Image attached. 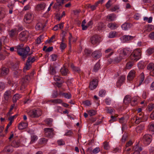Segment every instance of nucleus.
<instances>
[{
	"mask_svg": "<svg viewBox=\"0 0 154 154\" xmlns=\"http://www.w3.org/2000/svg\"><path fill=\"white\" fill-rule=\"evenodd\" d=\"M91 56L94 59L97 60L101 57L102 53L99 51H96L92 53Z\"/></svg>",
	"mask_w": 154,
	"mask_h": 154,
	"instance_id": "ddd939ff",
	"label": "nucleus"
},
{
	"mask_svg": "<svg viewBox=\"0 0 154 154\" xmlns=\"http://www.w3.org/2000/svg\"><path fill=\"white\" fill-rule=\"evenodd\" d=\"M11 91L10 90L6 91L4 94V97L5 100L8 101L9 99L11 97Z\"/></svg>",
	"mask_w": 154,
	"mask_h": 154,
	"instance_id": "f3484780",
	"label": "nucleus"
},
{
	"mask_svg": "<svg viewBox=\"0 0 154 154\" xmlns=\"http://www.w3.org/2000/svg\"><path fill=\"white\" fill-rule=\"evenodd\" d=\"M43 38V35H40L39 37H38L37 39L35 40V42L37 44H40Z\"/></svg>",
	"mask_w": 154,
	"mask_h": 154,
	"instance_id": "3c124183",
	"label": "nucleus"
},
{
	"mask_svg": "<svg viewBox=\"0 0 154 154\" xmlns=\"http://www.w3.org/2000/svg\"><path fill=\"white\" fill-rule=\"evenodd\" d=\"M131 52V51L129 48H126L120 51V56L123 58L127 57Z\"/></svg>",
	"mask_w": 154,
	"mask_h": 154,
	"instance_id": "423d86ee",
	"label": "nucleus"
},
{
	"mask_svg": "<svg viewBox=\"0 0 154 154\" xmlns=\"http://www.w3.org/2000/svg\"><path fill=\"white\" fill-rule=\"evenodd\" d=\"M152 138V137L151 135L146 134L143 136L142 141L145 145H147L151 142Z\"/></svg>",
	"mask_w": 154,
	"mask_h": 154,
	"instance_id": "39448f33",
	"label": "nucleus"
},
{
	"mask_svg": "<svg viewBox=\"0 0 154 154\" xmlns=\"http://www.w3.org/2000/svg\"><path fill=\"white\" fill-rule=\"evenodd\" d=\"M26 31H23L21 32L19 35V38L22 41H25L27 40V36Z\"/></svg>",
	"mask_w": 154,
	"mask_h": 154,
	"instance_id": "f8f14e48",
	"label": "nucleus"
},
{
	"mask_svg": "<svg viewBox=\"0 0 154 154\" xmlns=\"http://www.w3.org/2000/svg\"><path fill=\"white\" fill-rule=\"evenodd\" d=\"M131 97L129 95H126L124 98V103L126 104H128L131 102Z\"/></svg>",
	"mask_w": 154,
	"mask_h": 154,
	"instance_id": "5701e85b",
	"label": "nucleus"
},
{
	"mask_svg": "<svg viewBox=\"0 0 154 154\" xmlns=\"http://www.w3.org/2000/svg\"><path fill=\"white\" fill-rule=\"evenodd\" d=\"M53 119L51 118H47L45 120L44 122L49 127H51L52 125Z\"/></svg>",
	"mask_w": 154,
	"mask_h": 154,
	"instance_id": "7c9ffc66",
	"label": "nucleus"
},
{
	"mask_svg": "<svg viewBox=\"0 0 154 154\" xmlns=\"http://www.w3.org/2000/svg\"><path fill=\"white\" fill-rule=\"evenodd\" d=\"M98 84V80L96 79H94L90 82L89 88L91 90H94L97 87Z\"/></svg>",
	"mask_w": 154,
	"mask_h": 154,
	"instance_id": "9b49d317",
	"label": "nucleus"
},
{
	"mask_svg": "<svg viewBox=\"0 0 154 154\" xmlns=\"http://www.w3.org/2000/svg\"><path fill=\"white\" fill-rule=\"evenodd\" d=\"M59 95L60 97H64L67 99H70L72 97L71 94L70 93H64L61 91H59Z\"/></svg>",
	"mask_w": 154,
	"mask_h": 154,
	"instance_id": "dca6fc26",
	"label": "nucleus"
},
{
	"mask_svg": "<svg viewBox=\"0 0 154 154\" xmlns=\"http://www.w3.org/2000/svg\"><path fill=\"white\" fill-rule=\"evenodd\" d=\"M149 131H154V122H151L149 125Z\"/></svg>",
	"mask_w": 154,
	"mask_h": 154,
	"instance_id": "a18cd8bd",
	"label": "nucleus"
},
{
	"mask_svg": "<svg viewBox=\"0 0 154 154\" xmlns=\"http://www.w3.org/2000/svg\"><path fill=\"white\" fill-rule=\"evenodd\" d=\"M9 34L10 37L12 38L16 36L17 34V31L14 29H12L9 32Z\"/></svg>",
	"mask_w": 154,
	"mask_h": 154,
	"instance_id": "72a5a7b5",
	"label": "nucleus"
},
{
	"mask_svg": "<svg viewBox=\"0 0 154 154\" xmlns=\"http://www.w3.org/2000/svg\"><path fill=\"white\" fill-rule=\"evenodd\" d=\"M68 0H57V2L55 3L53 6L54 8H56L57 6H62Z\"/></svg>",
	"mask_w": 154,
	"mask_h": 154,
	"instance_id": "6ab92c4d",
	"label": "nucleus"
},
{
	"mask_svg": "<svg viewBox=\"0 0 154 154\" xmlns=\"http://www.w3.org/2000/svg\"><path fill=\"white\" fill-rule=\"evenodd\" d=\"M20 145V142L19 140H14L11 144L12 146L14 147H18Z\"/></svg>",
	"mask_w": 154,
	"mask_h": 154,
	"instance_id": "a878e982",
	"label": "nucleus"
},
{
	"mask_svg": "<svg viewBox=\"0 0 154 154\" xmlns=\"http://www.w3.org/2000/svg\"><path fill=\"white\" fill-rule=\"evenodd\" d=\"M101 38L97 35H94L91 36L90 38V41L91 43L95 45L99 43L101 40Z\"/></svg>",
	"mask_w": 154,
	"mask_h": 154,
	"instance_id": "6e6552de",
	"label": "nucleus"
},
{
	"mask_svg": "<svg viewBox=\"0 0 154 154\" xmlns=\"http://www.w3.org/2000/svg\"><path fill=\"white\" fill-rule=\"evenodd\" d=\"M69 44H70L72 42H75L76 41V40L75 39H73L71 34L70 33H69Z\"/></svg>",
	"mask_w": 154,
	"mask_h": 154,
	"instance_id": "bf43d9fd",
	"label": "nucleus"
},
{
	"mask_svg": "<svg viewBox=\"0 0 154 154\" xmlns=\"http://www.w3.org/2000/svg\"><path fill=\"white\" fill-rule=\"evenodd\" d=\"M100 151V149L99 147H97L94 148L92 150L93 153L96 154L98 153Z\"/></svg>",
	"mask_w": 154,
	"mask_h": 154,
	"instance_id": "774afa93",
	"label": "nucleus"
},
{
	"mask_svg": "<svg viewBox=\"0 0 154 154\" xmlns=\"http://www.w3.org/2000/svg\"><path fill=\"white\" fill-rule=\"evenodd\" d=\"M9 72V69L5 67H2L0 69V75L2 76L7 75Z\"/></svg>",
	"mask_w": 154,
	"mask_h": 154,
	"instance_id": "2eb2a0df",
	"label": "nucleus"
},
{
	"mask_svg": "<svg viewBox=\"0 0 154 154\" xmlns=\"http://www.w3.org/2000/svg\"><path fill=\"white\" fill-rule=\"evenodd\" d=\"M105 110L107 113L111 114L114 111V109L112 108L111 107H106Z\"/></svg>",
	"mask_w": 154,
	"mask_h": 154,
	"instance_id": "603ef678",
	"label": "nucleus"
},
{
	"mask_svg": "<svg viewBox=\"0 0 154 154\" xmlns=\"http://www.w3.org/2000/svg\"><path fill=\"white\" fill-rule=\"evenodd\" d=\"M22 72V71L21 69H17V70L14 71L13 72V76L16 78L18 77L21 75Z\"/></svg>",
	"mask_w": 154,
	"mask_h": 154,
	"instance_id": "b1692460",
	"label": "nucleus"
},
{
	"mask_svg": "<svg viewBox=\"0 0 154 154\" xmlns=\"http://www.w3.org/2000/svg\"><path fill=\"white\" fill-rule=\"evenodd\" d=\"M51 60L52 61H55L57 60V55L55 54H53L50 56Z\"/></svg>",
	"mask_w": 154,
	"mask_h": 154,
	"instance_id": "680f3d73",
	"label": "nucleus"
},
{
	"mask_svg": "<svg viewBox=\"0 0 154 154\" xmlns=\"http://www.w3.org/2000/svg\"><path fill=\"white\" fill-rule=\"evenodd\" d=\"M105 25L102 23L100 22L98 23L97 29L98 30H100L103 29L105 27Z\"/></svg>",
	"mask_w": 154,
	"mask_h": 154,
	"instance_id": "8fccbe9b",
	"label": "nucleus"
},
{
	"mask_svg": "<svg viewBox=\"0 0 154 154\" xmlns=\"http://www.w3.org/2000/svg\"><path fill=\"white\" fill-rule=\"evenodd\" d=\"M82 103L85 105L89 106L91 104V103L90 101L86 100L85 101H83Z\"/></svg>",
	"mask_w": 154,
	"mask_h": 154,
	"instance_id": "0e129e2a",
	"label": "nucleus"
},
{
	"mask_svg": "<svg viewBox=\"0 0 154 154\" xmlns=\"http://www.w3.org/2000/svg\"><path fill=\"white\" fill-rule=\"evenodd\" d=\"M100 67V63L99 62H98L95 65L93 69V71L95 72H97L99 69Z\"/></svg>",
	"mask_w": 154,
	"mask_h": 154,
	"instance_id": "de8ad7c7",
	"label": "nucleus"
},
{
	"mask_svg": "<svg viewBox=\"0 0 154 154\" xmlns=\"http://www.w3.org/2000/svg\"><path fill=\"white\" fill-rule=\"evenodd\" d=\"M133 150L134 152L133 154H140V152L142 150V148L137 144L133 147Z\"/></svg>",
	"mask_w": 154,
	"mask_h": 154,
	"instance_id": "4468645a",
	"label": "nucleus"
},
{
	"mask_svg": "<svg viewBox=\"0 0 154 154\" xmlns=\"http://www.w3.org/2000/svg\"><path fill=\"white\" fill-rule=\"evenodd\" d=\"M5 13L3 8H0V19H3L5 16Z\"/></svg>",
	"mask_w": 154,
	"mask_h": 154,
	"instance_id": "4c0bfd02",
	"label": "nucleus"
},
{
	"mask_svg": "<svg viewBox=\"0 0 154 154\" xmlns=\"http://www.w3.org/2000/svg\"><path fill=\"white\" fill-rule=\"evenodd\" d=\"M116 32H111L109 34L108 37L109 38H114L116 36Z\"/></svg>",
	"mask_w": 154,
	"mask_h": 154,
	"instance_id": "4d7b16f0",
	"label": "nucleus"
},
{
	"mask_svg": "<svg viewBox=\"0 0 154 154\" xmlns=\"http://www.w3.org/2000/svg\"><path fill=\"white\" fill-rule=\"evenodd\" d=\"M56 67H54L51 66H50V72L51 74L52 75H54L56 73V70L55 69Z\"/></svg>",
	"mask_w": 154,
	"mask_h": 154,
	"instance_id": "c03bdc74",
	"label": "nucleus"
},
{
	"mask_svg": "<svg viewBox=\"0 0 154 154\" xmlns=\"http://www.w3.org/2000/svg\"><path fill=\"white\" fill-rule=\"evenodd\" d=\"M91 51L89 49H85L84 51V55L86 57H89L90 56Z\"/></svg>",
	"mask_w": 154,
	"mask_h": 154,
	"instance_id": "37998d69",
	"label": "nucleus"
},
{
	"mask_svg": "<svg viewBox=\"0 0 154 154\" xmlns=\"http://www.w3.org/2000/svg\"><path fill=\"white\" fill-rule=\"evenodd\" d=\"M46 4L44 2H42L38 5L36 7V9L37 11L43 10L45 7Z\"/></svg>",
	"mask_w": 154,
	"mask_h": 154,
	"instance_id": "412c9836",
	"label": "nucleus"
},
{
	"mask_svg": "<svg viewBox=\"0 0 154 154\" xmlns=\"http://www.w3.org/2000/svg\"><path fill=\"white\" fill-rule=\"evenodd\" d=\"M135 71L134 70H131L129 72L128 76L127 79L129 81L132 80L135 77Z\"/></svg>",
	"mask_w": 154,
	"mask_h": 154,
	"instance_id": "aec40b11",
	"label": "nucleus"
},
{
	"mask_svg": "<svg viewBox=\"0 0 154 154\" xmlns=\"http://www.w3.org/2000/svg\"><path fill=\"white\" fill-rule=\"evenodd\" d=\"M68 69L65 67H62L60 70L61 73L63 75H66L68 73Z\"/></svg>",
	"mask_w": 154,
	"mask_h": 154,
	"instance_id": "bb28decb",
	"label": "nucleus"
},
{
	"mask_svg": "<svg viewBox=\"0 0 154 154\" xmlns=\"http://www.w3.org/2000/svg\"><path fill=\"white\" fill-rule=\"evenodd\" d=\"M37 58V57L36 56H29L28 57L26 61L32 64L35 61Z\"/></svg>",
	"mask_w": 154,
	"mask_h": 154,
	"instance_id": "c756f323",
	"label": "nucleus"
},
{
	"mask_svg": "<svg viewBox=\"0 0 154 154\" xmlns=\"http://www.w3.org/2000/svg\"><path fill=\"white\" fill-rule=\"evenodd\" d=\"M31 67V64L26 61L25 66L23 69V72H25L26 71L29 69Z\"/></svg>",
	"mask_w": 154,
	"mask_h": 154,
	"instance_id": "e433bc0d",
	"label": "nucleus"
},
{
	"mask_svg": "<svg viewBox=\"0 0 154 154\" xmlns=\"http://www.w3.org/2000/svg\"><path fill=\"white\" fill-rule=\"evenodd\" d=\"M71 67L72 69L75 72L80 74L81 72L80 69L78 67L75 66L73 65H72Z\"/></svg>",
	"mask_w": 154,
	"mask_h": 154,
	"instance_id": "79ce46f5",
	"label": "nucleus"
},
{
	"mask_svg": "<svg viewBox=\"0 0 154 154\" xmlns=\"http://www.w3.org/2000/svg\"><path fill=\"white\" fill-rule=\"evenodd\" d=\"M116 18V15L114 14H110L107 17V18L108 19L109 21H110L114 20Z\"/></svg>",
	"mask_w": 154,
	"mask_h": 154,
	"instance_id": "a19ab883",
	"label": "nucleus"
},
{
	"mask_svg": "<svg viewBox=\"0 0 154 154\" xmlns=\"http://www.w3.org/2000/svg\"><path fill=\"white\" fill-rule=\"evenodd\" d=\"M103 146L104 148L106 150L109 149V143L107 141H105L103 143Z\"/></svg>",
	"mask_w": 154,
	"mask_h": 154,
	"instance_id": "864d4df0",
	"label": "nucleus"
},
{
	"mask_svg": "<svg viewBox=\"0 0 154 154\" xmlns=\"http://www.w3.org/2000/svg\"><path fill=\"white\" fill-rule=\"evenodd\" d=\"M23 46L24 44H21L18 45L17 46H15V49L16 50H15V51H16L17 52L20 50H21V49L24 48H23Z\"/></svg>",
	"mask_w": 154,
	"mask_h": 154,
	"instance_id": "ea45409f",
	"label": "nucleus"
},
{
	"mask_svg": "<svg viewBox=\"0 0 154 154\" xmlns=\"http://www.w3.org/2000/svg\"><path fill=\"white\" fill-rule=\"evenodd\" d=\"M106 92L105 90H101L99 92V96L100 97H103L105 95Z\"/></svg>",
	"mask_w": 154,
	"mask_h": 154,
	"instance_id": "e2e57ef3",
	"label": "nucleus"
},
{
	"mask_svg": "<svg viewBox=\"0 0 154 154\" xmlns=\"http://www.w3.org/2000/svg\"><path fill=\"white\" fill-rule=\"evenodd\" d=\"M122 59H123L120 57H115L114 60V63H119L120 61H121Z\"/></svg>",
	"mask_w": 154,
	"mask_h": 154,
	"instance_id": "338daca9",
	"label": "nucleus"
},
{
	"mask_svg": "<svg viewBox=\"0 0 154 154\" xmlns=\"http://www.w3.org/2000/svg\"><path fill=\"white\" fill-rule=\"evenodd\" d=\"M67 45L65 43H60V49L63 51L66 47Z\"/></svg>",
	"mask_w": 154,
	"mask_h": 154,
	"instance_id": "13d9d810",
	"label": "nucleus"
},
{
	"mask_svg": "<svg viewBox=\"0 0 154 154\" xmlns=\"http://www.w3.org/2000/svg\"><path fill=\"white\" fill-rule=\"evenodd\" d=\"M28 126V123L26 122H23L20 123L18 126L19 130H22Z\"/></svg>",
	"mask_w": 154,
	"mask_h": 154,
	"instance_id": "393cba45",
	"label": "nucleus"
},
{
	"mask_svg": "<svg viewBox=\"0 0 154 154\" xmlns=\"http://www.w3.org/2000/svg\"><path fill=\"white\" fill-rule=\"evenodd\" d=\"M130 27V23H125L121 26L122 29L125 30L128 29Z\"/></svg>",
	"mask_w": 154,
	"mask_h": 154,
	"instance_id": "473e14b6",
	"label": "nucleus"
},
{
	"mask_svg": "<svg viewBox=\"0 0 154 154\" xmlns=\"http://www.w3.org/2000/svg\"><path fill=\"white\" fill-rule=\"evenodd\" d=\"M31 140L30 142V143L32 144L35 142L38 139V137L35 134H32L31 136Z\"/></svg>",
	"mask_w": 154,
	"mask_h": 154,
	"instance_id": "c9c22d12",
	"label": "nucleus"
},
{
	"mask_svg": "<svg viewBox=\"0 0 154 154\" xmlns=\"http://www.w3.org/2000/svg\"><path fill=\"white\" fill-rule=\"evenodd\" d=\"M28 114L32 118L38 117L41 115V112L40 110L34 109L30 110Z\"/></svg>",
	"mask_w": 154,
	"mask_h": 154,
	"instance_id": "20e7f679",
	"label": "nucleus"
},
{
	"mask_svg": "<svg viewBox=\"0 0 154 154\" xmlns=\"http://www.w3.org/2000/svg\"><path fill=\"white\" fill-rule=\"evenodd\" d=\"M100 1H97L96 2L94 5H91L90 7V8L92 10H94L96 9V7L98 5L100 4Z\"/></svg>",
	"mask_w": 154,
	"mask_h": 154,
	"instance_id": "6e6d98bb",
	"label": "nucleus"
},
{
	"mask_svg": "<svg viewBox=\"0 0 154 154\" xmlns=\"http://www.w3.org/2000/svg\"><path fill=\"white\" fill-rule=\"evenodd\" d=\"M134 37L129 35H124L120 38L121 40L123 43L128 42L132 40Z\"/></svg>",
	"mask_w": 154,
	"mask_h": 154,
	"instance_id": "1a4fd4ad",
	"label": "nucleus"
},
{
	"mask_svg": "<svg viewBox=\"0 0 154 154\" xmlns=\"http://www.w3.org/2000/svg\"><path fill=\"white\" fill-rule=\"evenodd\" d=\"M147 68L148 70L152 71L154 69V63H149L147 66Z\"/></svg>",
	"mask_w": 154,
	"mask_h": 154,
	"instance_id": "58836bf2",
	"label": "nucleus"
},
{
	"mask_svg": "<svg viewBox=\"0 0 154 154\" xmlns=\"http://www.w3.org/2000/svg\"><path fill=\"white\" fill-rule=\"evenodd\" d=\"M105 52L106 53H109L108 55H106V58H108L111 55H112L113 53V51L112 48H108L105 50Z\"/></svg>",
	"mask_w": 154,
	"mask_h": 154,
	"instance_id": "2f4dec72",
	"label": "nucleus"
},
{
	"mask_svg": "<svg viewBox=\"0 0 154 154\" xmlns=\"http://www.w3.org/2000/svg\"><path fill=\"white\" fill-rule=\"evenodd\" d=\"M30 79V76L28 75H26L22 79L20 83L21 85V89L25 88L26 85L29 82Z\"/></svg>",
	"mask_w": 154,
	"mask_h": 154,
	"instance_id": "0eeeda50",
	"label": "nucleus"
},
{
	"mask_svg": "<svg viewBox=\"0 0 154 154\" xmlns=\"http://www.w3.org/2000/svg\"><path fill=\"white\" fill-rule=\"evenodd\" d=\"M96 111L94 110H90L88 112V114L90 116L94 115L96 114Z\"/></svg>",
	"mask_w": 154,
	"mask_h": 154,
	"instance_id": "69168bd1",
	"label": "nucleus"
},
{
	"mask_svg": "<svg viewBox=\"0 0 154 154\" xmlns=\"http://www.w3.org/2000/svg\"><path fill=\"white\" fill-rule=\"evenodd\" d=\"M5 87V83L3 82H0V91L4 90Z\"/></svg>",
	"mask_w": 154,
	"mask_h": 154,
	"instance_id": "052dcab7",
	"label": "nucleus"
},
{
	"mask_svg": "<svg viewBox=\"0 0 154 154\" xmlns=\"http://www.w3.org/2000/svg\"><path fill=\"white\" fill-rule=\"evenodd\" d=\"M108 26L111 29H115L118 27V26L115 23H111L108 24Z\"/></svg>",
	"mask_w": 154,
	"mask_h": 154,
	"instance_id": "cd10ccee",
	"label": "nucleus"
},
{
	"mask_svg": "<svg viewBox=\"0 0 154 154\" xmlns=\"http://www.w3.org/2000/svg\"><path fill=\"white\" fill-rule=\"evenodd\" d=\"M45 26V25L43 26L41 23H38L35 26V28L37 30H41L43 29Z\"/></svg>",
	"mask_w": 154,
	"mask_h": 154,
	"instance_id": "f704fd0d",
	"label": "nucleus"
},
{
	"mask_svg": "<svg viewBox=\"0 0 154 154\" xmlns=\"http://www.w3.org/2000/svg\"><path fill=\"white\" fill-rule=\"evenodd\" d=\"M52 102L55 103H61L62 102V100L60 99L51 100Z\"/></svg>",
	"mask_w": 154,
	"mask_h": 154,
	"instance_id": "5fc2aeb1",
	"label": "nucleus"
},
{
	"mask_svg": "<svg viewBox=\"0 0 154 154\" xmlns=\"http://www.w3.org/2000/svg\"><path fill=\"white\" fill-rule=\"evenodd\" d=\"M11 69L13 70H17V69H19L18 68V64L17 63H12L11 64Z\"/></svg>",
	"mask_w": 154,
	"mask_h": 154,
	"instance_id": "49530a36",
	"label": "nucleus"
},
{
	"mask_svg": "<svg viewBox=\"0 0 154 154\" xmlns=\"http://www.w3.org/2000/svg\"><path fill=\"white\" fill-rule=\"evenodd\" d=\"M21 97V96L20 94H15L14 95L13 97V102L14 103L16 102L17 100H19Z\"/></svg>",
	"mask_w": 154,
	"mask_h": 154,
	"instance_id": "c85d7f7f",
	"label": "nucleus"
},
{
	"mask_svg": "<svg viewBox=\"0 0 154 154\" xmlns=\"http://www.w3.org/2000/svg\"><path fill=\"white\" fill-rule=\"evenodd\" d=\"M146 120V118H145L142 117V116H137L136 117L135 122L136 123L138 124L141 122H143Z\"/></svg>",
	"mask_w": 154,
	"mask_h": 154,
	"instance_id": "4be33fe9",
	"label": "nucleus"
},
{
	"mask_svg": "<svg viewBox=\"0 0 154 154\" xmlns=\"http://www.w3.org/2000/svg\"><path fill=\"white\" fill-rule=\"evenodd\" d=\"M44 130L45 135L47 137L52 138L54 135V130L52 128H45L44 129Z\"/></svg>",
	"mask_w": 154,
	"mask_h": 154,
	"instance_id": "7ed1b4c3",
	"label": "nucleus"
},
{
	"mask_svg": "<svg viewBox=\"0 0 154 154\" xmlns=\"http://www.w3.org/2000/svg\"><path fill=\"white\" fill-rule=\"evenodd\" d=\"M33 17L30 13H28L25 15L24 17V22L26 23H29L32 21Z\"/></svg>",
	"mask_w": 154,
	"mask_h": 154,
	"instance_id": "9d476101",
	"label": "nucleus"
},
{
	"mask_svg": "<svg viewBox=\"0 0 154 154\" xmlns=\"http://www.w3.org/2000/svg\"><path fill=\"white\" fill-rule=\"evenodd\" d=\"M140 49H137L134 50L129 56L130 59L132 62H136L140 58L141 53Z\"/></svg>",
	"mask_w": 154,
	"mask_h": 154,
	"instance_id": "f03ea898",
	"label": "nucleus"
},
{
	"mask_svg": "<svg viewBox=\"0 0 154 154\" xmlns=\"http://www.w3.org/2000/svg\"><path fill=\"white\" fill-rule=\"evenodd\" d=\"M125 80V76L122 75L119 78L118 81L116 83L117 87H119L124 83Z\"/></svg>",
	"mask_w": 154,
	"mask_h": 154,
	"instance_id": "a211bd4d",
	"label": "nucleus"
},
{
	"mask_svg": "<svg viewBox=\"0 0 154 154\" xmlns=\"http://www.w3.org/2000/svg\"><path fill=\"white\" fill-rule=\"evenodd\" d=\"M48 140V139L45 138H41L39 140V143L42 144H45L47 143Z\"/></svg>",
	"mask_w": 154,
	"mask_h": 154,
	"instance_id": "09e8293b",
	"label": "nucleus"
},
{
	"mask_svg": "<svg viewBox=\"0 0 154 154\" xmlns=\"http://www.w3.org/2000/svg\"><path fill=\"white\" fill-rule=\"evenodd\" d=\"M30 51V49L29 47L28 46H27L25 47L24 48H23L21 50H20L17 53L24 60L28 56L30 55L32 53V52L31 53H29Z\"/></svg>",
	"mask_w": 154,
	"mask_h": 154,
	"instance_id": "f257e3e1",
	"label": "nucleus"
}]
</instances>
